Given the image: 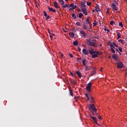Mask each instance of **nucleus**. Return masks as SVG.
<instances>
[{
	"mask_svg": "<svg viewBox=\"0 0 127 127\" xmlns=\"http://www.w3.org/2000/svg\"><path fill=\"white\" fill-rule=\"evenodd\" d=\"M87 44L90 46H94L97 47V44L96 43V40H92L91 39H86Z\"/></svg>",
	"mask_w": 127,
	"mask_h": 127,
	"instance_id": "nucleus-1",
	"label": "nucleus"
},
{
	"mask_svg": "<svg viewBox=\"0 0 127 127\" xmlns=\"http://www.w3.org/2000/svg\"><path fill=\"white\" fill-rule=\"evenodd\" d=\"M124 64H123V63L119 62L117 64V67L118 69H123V68H124Z\"/></svg>",
	"mask_w": 127,
	"mask_h": 127,
	"instance_id": "nucleus-2",
	"label": "nucleus"
},
{
	"mask_svg": "<svg viewBox=\"0 0 127 127\" xmlns=\"http://www.w3.org/2000/svg\"><path fill=\"white\" fill-rule=\"evenodd\" d=\"M91 86H92V82H89L88 83L86 88L88 92H91Z\"/></svg>",
	"mask_w": 127,
	"mask_h": 127,
	"instance_id": "nucleus-3",
	"label": "nucleus"
},
{
	"mask_svg": "<svg viewBox=\"0 0 127 127\" xmlns=\"http://www.w3.org/2000/svg\"><path fill=\"white\" fill-rule=\"evenodd\" d=\"M89 110H92V111L94 112H97V109L95 107V105L93 104L90 105Z\"/></svg>",
	"mask_w": 127,
	"mask_h": 127,
	"instance_id": "nucleus-4",
	"label": "nucleus"
},
{
	"mask_svg": "<svg viewBox=\"0 0 127 127\" xmlns=\"http://www.w3.org/2000/svg\"><path fill=\"white\" fill-rule=\"evenodd\" d=\"M112 58L113 59H114V60H116V61H119V60H120V58L119 57V56L116 54H114L112 56Z\"/></svg>",
	"mask_w": 127,
	"mask_h": 127,
	"instance_id": "nucleus-5",
	"label": "nucleus"
},
{
	"mask_svg": "<svg viewBox=\"0 0 127 127\" xmlns=\"http://www.w3.org/2000/svg\"><path fill=\"white\" fill-rule=\"evenodd\" d=\"M81 10L84 14L88 15V12L87 11V9H86V8H82Z\"/></svg>",
	"mask_w": 127,
	"mask_h": 127,
	"instance_id": "nucleus-6",
	"label": "nucleus"
},
{
	"mask_svg": "<svg viewBox=\"0 0 127 127\" xmlns=\"http://www.w3.org/2000/svg\"><path fill=\"white\" fill-rule=\"evenodd\" d=\"M82 52L85 55H88V54H89V52L88 51H87V50H86V49H83L82 50Z\"/></svg>",
	"mask_w": 127,
	"mask_h": 127,
	"instance_id": "nucleus-7",
	"label": "nucleus"
},
{
	"mask_svg": "<svg viewBox=\"0 0 127 127\" xmlns=\"http://www.w3.org/2000/svg\"><path fill=\"white\" fill-rule=\"evenodd\" d=\"M80 34H82L83 36H84V37H86V36H87V34H86V33L85 32V31L83 30L80 31Z\"/></svg>",
	"mask_w": 127,
	"mask_h": 127,
	"instance_id": "nucleus-8",
	"label": "nucleus"
},
{
	"mask_svg": "<svg viewBox=\"0 0 127 127\" xmlns=\"http://www.w3.org/2000/svg\"><path fill=\"white\" fill-rule=\"evenodd\" d=\"M85 4H86V0H84L81 4V5L82 8H85V6H86Z\"/></svg>",
	"mask_w": 127,
	"mask_h": 127,
	"instance_id": "nucleus-9",
	"label": "nucleus"
},
{
	"mask_svg": "<svg viewBox=\"0 0 127 127\" xmlns=\"http://www.w3.org/2000/svg\"><path fill=\"white\" fill-rule=\"evenodd\" d=\"M112 8L113 10H117L118 8L116 6V4L112 3Z\"/></svg>",
	"mask_w": 127,
	"mask_h": 127,
	"instance_id": "nucleus-10",
	"label": "nucleus"
},
{
	"mask_svg": "<svg viewBox=\"0 0 127 127\" xmlns=\"http://www.w3.org/2000/svg\"><path fill=\"white\" fill-rule=\"evenodd\" d=\"M48 9L49 11H53V12H56V10H55V9L52 8V7H48Z\"/></svg>",
	"mask_w": 127,
	"mask_h": 127,
	"instance_id": "nucleus-11",
	"label": "nucleus"
},
{
	"mask_svg": "<svg viewBox=\"0 0 127 127\" xmlns=\"http://www.w3.org/2000/svg\"><path fill=\"white\" fill-rule=\"evenodd\" d=\"M89 51V53L90 54H91L92 55H93V54H94V49H90L88 50Z\"/></svg>",
	"mask_w": 127,
	"mask_h": 127,
	"instance_id": "nucleus-12",
	"label": "nucleus"
},
{
	"mask_svg": "<svg viewBox=\"0 0 127 127\" xmlns=\"http://www.w3.org/2000/svg\"><path fill=\"white\" fill-rule=\"evenodd\" d=\"M91 119H92V120L94 121L95 124H96L97 125H99L98 124V122H97V118H96L95 117H93L92 116H91Z\"/></svg>",
	"mask_w": 127,
	"mask_h": 127,
	"instance_id": "nucleus-13",
	"label": "nucleus"
},
{
	"mask_svg": "<svg viewBox=\"0 0 127 127\" xmlns=\"http://www.w3.org/2000/svg\"><path fill=\"white\" fill-rule=\"evenodd\" d=\"M69 36H70L72 38L75 36V34L73 32H70L69 34Z\"/></svg>",
	"mask_w": 127,
	"mask_h": 127,
	"instance_id": "nucleus-14",
	"label": "nucleus"
},
{
	"mask_svg": "<svg viewBox=\"0 0 127 127\" xmlns=\"http://www.w3.org/2000/svg\"><path fill=\"white\" fill-rule=\"evenodd\" d=\"M54 5L56 8H58V3L57 2H54Z\"/></svg>",
	"mask_w": 127,
	"mask_h": 127,
	"instance_id": "nucleus-15",
	"label": "nucleus"
},
{
	"mask_svg": "<svg viewBox=\"0 0 127 127\" xmlns=\"http://www.w3.org/2000/svg\"><path fill=\"white\" fill-rule=\"evenodd\" d=\"M83 29L86 30L87 29H89V26L88 25H83Z\"/></svg>",
	"mask_w": 127,
	"mask_h": 127,
	"instance_id": "nucleus-16",
	"label": "nucleus"
},
{
	"mask_svg": "<svg viewBox=\"0 0 127 127\" xmlns=\"http://www.w3.org/2000/svg\"><path fill=\"white\" fill-rule=\"evenodd\" d=\"M95 10L96 11H101V10L100 9V6H96L95 7Z\"/></svg>",
	"mask_w": 127,
	"mask_h": 127,
	"instance_id": "nucleus-17",
	"label": "nucleus"
},
{
	"mask_svg": "<svg viewBox=\"0 0 127 127\" xmlns=\"http://www.w3.org/2000/svg\"><path fill=\"white\" fill-rule=\"evenodd\" d=\"M118 42H119V43H121L122 44V45H124V44H125L124 41H123V40H122V39L119 40L118 41Z\"/></svg>",
	"mask_w": 127,
	"mask_h": 127,
	"instance_id": "nucleus-18",
	"label": "nucleus"
},
{
	"mask_svg": "<svg viewBox=\"0 0 127 127\" xmlns=\"http://www.w3.org/2000/svg\"><path fill=\"white\" fill-rule=\"evenodd\" d=\"M59 2L61 5H63V4H64V1L63 0H60Z\"/></svg>",
	"mask_w": 127,
	"mask_h": 127,
	"instance_id": "nucleus-19",
	"label": "nucleus"
},
{
	"mask_svg": "<svg viewBox=\"0 0 127 127\" xmlns=\"http://www.w3.org/2000/svg\"><path fill=\"white\" fill-rule=\"evenodd\" d=\"M73 44L74 46H76L78 45V41H75L73 42Z\"/></svg>",
	"mask_w": 127,
	"mask_h": 127,
	"instance_id": "nucleus-20",
	"label": "nucleus"
},
{
	"mask_svg": "<svg viewBox=\"0 0 127 127\" xmlns=\"http://www.w3.org/2000/svg\"><path fill=\"white\" fill-rule=\"evenodd\" d=\"M110 46L111 47V49H115V47L114 46V45H113V44H110Z\"/></svg>",
	"mask_w": 127,
	"mask_h": 127,
	"instance_id": "nucleus-21",
	"label": "nucleus"
},
{
	"mask_svg": "<svg viewBox=\"0 0 127 127\" xmlns=\"http://www.w3.org/2000/svg\"><path fill=\"white\" fill-rule=\"evenodd\" d=\"M76 74L77 75H78L79 78H81V73H80L79 71H76Z\"/></svg>",
	"mask_w": 127,
	"mask_h": 127,
	"instance_id": "nucleus-22",
	"label": "nucleus"
},
{
	"mask_svg": "<svg viewBox=\"0 0 127 127\" xmlns=\"http://www.w3.org/2000/svg\"><path fill=\"white\" fill-rule=\"evenodd\" d=\"M70 7H71V8H70V10H71L74 8V4L73 3H71L70 4Z\"/></svg>",
	"mask_w": 127,
	"mask_h": 127,
	"instance_id": "nucleus-23",
	"label": "nucleus"
},
{
	"mask_svg": "<svg viewBox=\"0 0 127 127\" xmlns=\"http://www.w3.org/2000/svg\"><path fill=\"white\" fill-rule=\"evenodd\" d=\"M90 100H91V103H94V97L91 96L90 97Z\"/></svg>",
	"mask_w": 127,
	"mask_h": 127,
	"instance_id": "nucleus-24",
	"label": "nucleus"
},
{
	"mask_svg": "<svg viewBox=\"0 0 127 127\" xmlns=\"http://www.w3.org/2000/svg\"><path fill=\"white\" fill-rule=\"evenodd\" d=\"M86 4L88 6H90V5H91L92 4V3H91V2L87 1L86 2Z\"/></svg>",
	"mask_w": 127,
	"mask_h": 127,
	"instance_id": "nucleus-25",
	"label": "nucleus"
},
{
	"mask_svg": "<svg viewBox=\"0 0 127 127\" xmlns=\"http://www.w3.org/2000/svg\"><path fill=\"white\" fill-rule=\"evenodd\" d=\"M82 16H83V13H79V16H78V17H79V18H82Z\"/></svg>",
	"mask_w": 127,
	"mask_h": 127,
	"instance_id": "nucleus-26",
	"label": "nucleus"
},
{
	"mask_svg": "<svg viewBox=\"0 0 127 127\" xmlns=\"http://www.w3.org/2000/svg\"><path fill=\"white\" fill-rule=\"evenodd\" d=\"M82 64H83V65H84V66H86V60L85 59L82 61Z\"/></svg>",
	"mask_w": 127,
	"mask_h": 127,
	"instance_id": "nucleus-27",
	"label": "nucleus"
},
{
	"mask_svg": "<svg viewBox=\"0 0 127 127\" xmlns=\"http://www.w3.org/2000/svg\"><path fill=\"white\" fill-rule=\"evenodd\" d=\"M63 7H64V8H65V7H69V5H68V4H66L65 5H63Z\"/></svg>",
	"mask_w": 127,
	"mask_h": 127,
	"instance_id": "nucleus-28",
	"label": "nucleus"
},
{
	"mask_svg": "<svg viewBox=\"0 0 127 127\" xmlns=\"http://www.w3.org/2000/svg\"><path fill=\"white\" fill-rule=\"evenodd\" d=\"M86 23L87 24H90V20H89V18H87L86 19Z\"/></svg>",
	"mask_w": 127,
	"mask_h": 127,
	"instance_id": "nucleus-29",
	"label": "nucleus"
},
{
	"mask_svg": "<svg viewBox=\"0 0 127 127\" xmlns=\"http://www.w3.org/2000/svg\"><path fill=\"white\" fill-rule=\"evenodd\" d=\"M104 31H107V33H109V32H110V30L107 29V28H106V27H105V28H104Z\"/></svg>",
	"mask_w": 127,
	"mask_h": 127,
	"instance_id": "nucleus-30",
	"label": "nucleus"
},
{
	"mask_svg": "<svg viewBox=\"0 0 127 127\" xmlns=\"http://www.w3.org/2000/svg\"><path fill=\"white\" fill-rule=\"evenodd\" d=\"M97 57H98V55L96 54L92 55V58H96Z\"/></svg>",
	"mask_w": 127,
	"mask_h": 127,
	"instance_id": "nucleus-31",
	"label": "nucleus"
},
{
	"mask_svg": "<svg viewBox=\"0 0 127 127\" xmlns=\"http://www.w3.org/2000/svg\"><path fill=\"white\" fill-rule=\"evenodd\" d=\"M117 36H118V39H119V38H121V33H118V34H117Z\"/></svg>",
	"mask_w": 127,
	"mask_h": 127,
	"instance_id": "nucleus-32",
	"label": "nucleus"
},
{
	"mask_svg": "<svg viewBox=\"0 0 127 127\" xmlns=\"http://www.w3.org/2000/svg\"><path fill=\"white\" fill-rule=\"evenodd\" d=\"M85 96L87 98V101H89V100H90V98H89V96H88V94L86 93Z\"/></svg>",
	"mask_w": 127,
	"mask_h": 127,
	"instance_id": "nucleus-33",
	"label": "nucleus"
},
{
	"mask_svg": "<svg viewBox=\"0 0 127 127\" xmlns=\"http://www.w3.org/2000/svg\"><path fill=\"white\" fill-rule=\"evenodd\" d=\"M114 23H115V21L112 20L110 21V24L111 25H113L114 24Z\"/></svg>",
	"mask_w": 127,
	"mask_h": 127,
	"instance_id": "nucleus-34",
	"label": "nucleus"
},
{
	"mask_svg": "<svg viewBox=\"0 0 127 127\" xmlns=\"http://www.w3.org/2000/svg\"><path fill=\"white\" fill-rule=\"evenodd\" d=\"M76 25H77L78 26H81V24L80 23V22H77L76 23Z\"/></svg>",
	"mask_w": 127,
	"mask_h": 127,
	"instance_id": "nucleus-35",
	"label": "nucleus"
},
{
	"mask_svg": "<svg viewBox=\"0 0 127 127\" xmlns=\"http://www.w3.org/2000/svg\"><path fill=\"white\" fill-rule=\"evenodd\" d=\"M119 26L122 27H124V25H123V23L122 22L119 23Z\"/></svg>",
	"mask_w": 127,
	"mask_h": 127,
	"instance_id": "nucleus-36",
	"label": "nucleus"
},
{
	"mask_svg": "<svg viewBox=\"0 0 127 127\" xmlns=\"http://www.w3.org/2000/svg\"><path fill=\"white\" fill-rule=\"evenodd\" d=\"M113 45H114V46H115V47H117V48L119 47V46H118V45H117V44H116V43L113 42Z\"/></svg>",
	"mask_w": 127,
	"mask_h": 127,
	"instance_id": "nucleus-37",
	"label": "nucleus"
},
{
	"mask_svg": "<svg viewBox=\"0 0 127 127\" xmlns=\"http://www.w3.org/2000/svg\"><path fill=\"white\" fill-rule=\"evenodd\" d=\"M72 16L73 18H76V15H75V14L73 13L72 14Z\"/></svg>",
	"mask_w": 127,
	"mask_h": 127,
	"instance_id": "nucleus-38",
	"label": "nucleus"
},
{
	"mask_svg": "<svg viewBox=\"0 0 127 127\" xmlns=\"http://www.w3.org/2000/svg\"><path fill=\"white\" fill-rule=\"evenodd\" d=\"M94 22H95L93 23V26H96V25H97V23H96L97 22V21L95 20Z\"/></svg>",
	"mask_w": 127,
	"mask_h": 127,
	"instance_id": "nucleus-39",
	"label": "nucleus"
},
{
	"mask_svg": "<svg viewBox=\"0 0 127 127\" xmlns=\"http://www.w3.org/2000/svg\"><path fill=\"white\" fill-rule=\"evenodd\" d=\"M71 82L72 84H76V81L75 80H71Z\"/></svg>",
	"mask_w": 127,
	"mask_h": 127,
	"instance_id": "nucleus-40",
	"label": "nucleus"
},
{
	"mask_svg": "<svg viewBox=\"0 0 127 127\" xmlns=\"http://www.w3.org/2000/svg\"><path fill=\"white\" fill-rule=\"evenodd\" d=\"M111 51H112V53H115L116 51H115V50L114 49H111Z\"/></svg>",
	"mask_w": 127,
	"mask_h": 127,
	"instance_id": "nucleus-41",
	"label": "nucleus"
},
{
	"mask_svg": "<svg viewBox=\"0 0 127 127\" xmlns=\"http://www.w3.org/2000/svg\"><path fill=\"white\" fill-rule=\"evenodd\" d=\"M94 54H99V52L97 51H94Z\"/></svg>",
	"mask_w": 127,
	"mask_h": 127,
	"instance_id": "nucleus-42",
	"label": "nucleus"
},
{
	"mask_svg": "<svg viewBox=\"0 0 127 127\" xmlns=\"http://www.w3.org/2000/svg\"><path fill=\"white\" fill-rule=\"evenodd\" d=\"M74 100L76 102H78V97H74Z\"/></svg>",
	"mask_w": 127,
	"mask_h": 127,
	"instance_id": "nucleus-43",
	"label": "nucleus"
},
{
	"mask_svg": "<svg viewBox=\"0 0 127 127\" xmlns=\"http://www.w3.org/2000/svg\"><path fill=\"white\" fill-rule=\"evenodd\" d=\"M119 50L120 52H123V49H122V48H119Z\"/></svg>",
	"mask_w": 127,
	"mask_h": 127,
	"instance_id": "nucleus-44",
	"label": "nucleus"
},
{
	"mask_svg": "<svg viewBox=\"0 0 127 127\" xmlns=\"http://www.w3.org/2000/svg\"><path fill=\"white\" fill-rule=\"evenodd\" d=\"M44 16H47V13H46V12L44 11Z\"/></svg>",
	"mask_w": 127,
	"mask_h": 127,
	"instance_id": "nucleus-45",
	"label": "nucleus"
},
{
	"mask_svg": "<svg viewBox=\"0 0 127 127\" xmlns=\"http://www.w3.org/2000/svg\"><path fill=\"white\" fill-rule=\"evenodd\" d=\"M69 56H70V57L71 58H73V55H72V54H69Z\"/></svg>",
	"mask_w": 127,
	"mask_h": 127,
	"instance_id": "nucleus-46",
	"label": "nucleus"
},
{
	"mask_svg": "<svg viewBox=\"0 0 127 127\" xmlns=\"http://www.w3.org/2000/svg\"><path fill=\"white\" fill-rule=\"evenodd\" d=\"M85 67H86V71H89V69L88 68V67L87 66V65H85Z\"/></svg>",
	"mask_w": 127,
	"mask_h": 127,
	"instance_id": "nucleus-47",
	"label": "nucleus"
},
{
	"mask_svg": "<svg viewBox=\"0 0 127 127\" xmlns=\"http://www.w3.org/2000/svg\"><path fill=\"white\" fill-rule=\"evenodd\" d=\"M75 8H77V5H76L73 6V9H75Z\"/></svg>",
	"mask_w": 127,
	"mask_h": 127,
	"instance_id": "nucleus-48",
	"label": "nucleus"
},
{
	"mask_svg": "<svg viewBox=\"0 0 127 127\" xmlns=\"http://www.w3.org/2000/svg\"><path fill=\"white\" fill-rule=\"evenodd\" d=\"M70 96H73V93L70 90Z\"/></svg>",
	"mask_w": 127,
	"mask_h": 127,
	"instance_id": "nucleus-49",
	"label": "nucleus"
},
{
	"mask_svg": "<svg viewBox=\"0 0 127 127\" xmlns=\"http://www.w3.org/2000/svg\"><path fill=\"white\" fill-rule=\"evenodd\" d=\"M49 18H50V16H48L46 17V20L49 19Z\"/></svg>",
	"mask_w": 127,
	"mask_h": 127,
	"instance_id": "nucleus-50",
	"label": "nucleus"
},
{
	"mask_svg": "<svg viewBox=\"0 0 127 127\" xmlns=\"http://www.w3.org/2000/svg\"><path fill=\"white\" fill-rule=\"evenodd\" d=\"M94 74H96V71H93V73L91 74V76H93Z\"/></svg>",
	"mask_w": 127,
	"mask_h": 127,
	"instance_id": "nucleus-51",
	"label": "nucleus"
},
{
	"mask_svg": "<svg viewBox=\"0 0 127 127\" xmlns=\"http://www.w3.org/2000/svg\"><path fill=\"white\" fill-rule=\"evenodd\" d=\"M50 37L51 38V39H52V37H53V35H50Z\"/></svg>",
	"mask_w": 127,
	"mask_h": 127,
	"instance_id": "nucleus-52",
	"label": "nucleus"
},
{
	"mask_svg": "<svg viewBox=\"0 0 127 127\" xmlns=\"http://www.w3.org/2000/svg\"><path fill=\"white\" fill-rule=\"evenodd\" d=\"M98 119L102 120V118L101 117V116L98 117Z\"/></svg>",
	"mask_w": 127,
	"mask_h": 127,
	"instance_id": "nucleus-53",
	"label": "nucleus"
},
{
	"mask_svg": "<svg viewBox=\"0 0 127 127\" xmlns=\"http://www.w3.org/2000/svg\"><path fill=\"white\" fill-rule=\"evenodd\" d=\"M48 30L49 33H50V34H51V33H50V30H49V29H48Z\"/></svg>",
	"mask_w": 127,
	"mask_h": 127,
	"instance_id": "nucleus-54",
	"label": "nucleus"
},
{
	"mask_svg": "<svg viewBox=\"0 0 127 127\" xmlns=\"http://www.w3.org/2000/svg\"><path fill=\"white\" fill-rule=\"evenodd\" d=\"M115 3L116 4H119V3L117 2V1H115Z\"/></svg>",
	"mask_w": 127,
	"mask_h": 127,
	"instance_id": "nucleus-55",
	"label": "nucleus"
},
{
	"mask_svg": "<svg viewBox=\"0 0 127 127\" xmlns=\"http://www.w3.org/2000/svg\"><path fill=\"white\" fill-rule=\"evenodd\" d=\"M70 74H71V75H72V76L74 75V74H73V72H70Z\"/></svg>",
	"mask_w": 127,
	"mask_h": 127,
	"instance_id": "nucleus-56",
	"label": "nucleus"
},
{
	"mask_svg": "<svg viewBox=\"0 0 127 127\" xmlns=\"http://www.w3.org/2000/svg\"><path fill=\"white\" fill-rule=\"evenodd\" d=\"M52 35L53 36H55V34H52Z\"/></svg>",
	"mask_w": 127,
	"mask_h": 127,
	"instance_id": "nucleus-57",
	"label": "nucleus"
},
{
	"mask_svg": "<svg viewBox=\"0 0 127 127\" xmlns=\"http://www.w3.org/2000/svg\"><path fill=\"white\" fill-rule=\"evenodd\" d=\"M78 50H79V51H81V49L79 48Z\"/></svg>",
	"mask_w": 127,
	"mask_h": 127,
	"instance_id": "nucleus-58",
	"label": "nucleus"
},
{
	"mask_svg": "<svg viewBox=\"0 0 127 127\" xmlns=\"http://www.w3.org/2000/svg\"><path fill=\"white\" fill-rule=\"evenodd\" d=\"M69 0H65V1H68Z\"/></svg>",
	"mask_w": 127,
	"mask_h": 127,
	"instance_id": "nucleus-59",
	"label": "nucleus"
},
{
	"mask_svg": "<svg viewBox=\"0 0 127 127\" xmlns=\"http://www.w3.org/2000/svg\"><path fill=\"white\" fill-rule=\"evenodd\" d=\"M92 11H93V12H94V11H95V10H93Z\"/></svg>",
	"mask_w": 127,
	"mask_h": 127,
	"instance_id": "nucleus-60",
	"label": "nucleus"
},
{
	"mask_svg": "<svg viewBox=\"0 0 127 127\" xmlns=\"http://www.w3.org/2000/svg\"><path fill=\"white\" fill-rule=\"evenodd\" d=\"M62 57H63V55H62Z\"/></svg>",
	"mask_w": 127,
	"mask_h": 127,
	"instance_id": "nucleus-61",
	"label": "nucleus"
},
{
	"mask_svg": "<svg viewBox=\"0 0 127 127\" xmlns=\"http://www.w3.org/2000/svg\"><path fill=\"white\" fill-rule=\"evenodd\" d=\"M100 71H102V69H100Z\"/></svg>",
	"mask_w": 127,
	"mask_h": 127,
	"instance_id": "nucleus-62",
	"label": "nucleus"
}]
</instances>
